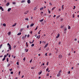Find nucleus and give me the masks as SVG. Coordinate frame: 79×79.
I'll return each mask as SVG.
<instances>
[{
	"instance_id": "f257e3e1",
	"label": "nucleus",
	"mask_w": 79,
	"mask_h": 79,
	"mask_svg": "<svg viewBox=\"0 0 79 79\" xmlns=\"http://www.w3.org/2000/svg\"><path fill=\"white\" fill-rule=\"evenodd\" d=\"M26 37H27V35H25V36H23L22 38V39H23V40H24L26 38Z\"/></svg>"
},
{
	"instance_id": "f03ea898",
	"label": "nucleus",
	"mask_w": 79,
	"mask_h": 79,
	"mask_svg": "<svg viewBox=\"0 0 79 79\" xmlns=\"http://www.w3.org/2000/svg\"><path fill=\"white\" fill-rule=\"evenodd\" d=\"M62 57H63V56L61 55H60L59 56V58L60 59H61V58H62Z\"/></svg>"
},
{
	"instance_id": "7ed1b4c3",
	"label": "nucleus",
	"mask_w": 79,
	"mask_h": 79,
	"mask_svg": "<svg viewBox=\"0 0 79 79\" xmlns=\"http://www.w3.org/2000/svg\"><path fill=\"white\" fill-rule=\"evenodd\" d=\"M60 76H61V73H58L57 75V77H60Z\"/></svg>"
},
{
	"instance_id": "20e7f679",
	"label": "nucleus",
	"mask_w": 79,
	"mask_h": 79,
	"mask_svg": "<svg viewBox=\"0 0 79 79\" xmlns=\"http://www.w3.org/2000/svg\"><path fill=\"white\" fill-rule=\"evenodd\" d=\"M0 10H2V11L4 10L3 9V8H2V7L1 6L0 7Z\"/></svg>"
},
{
	"instance_id": "39448f33",
	"label": "nucleus",
	"mask_w": 79,
	"mask_h": 79,
	"mask_svg": "<svg viewBox=\"0 0 79 79\" xmlns=\"http://www.w3.org/2000/svg\"><path fill=\"white\" fill-rule=\"evenodd\" d=\"M64 5H62L61 6L62 10H63L64 9Z\"/></svg>"
},
{
	"instance_id": "423d86ee",
	"label": "nucleus",
	"mask_w": 79,
	"mask_h": 79,
	"mask_svg": "<svg viewBox=\"0 0 79 79\" xmlns=\"http://www.w3.org/2000/svg\"><path fill=\"white\" fill-rule=\"evenodd\" d=\"M60 34H58L57 35V36H56V38L58 39V38L59 37H60Z\"/></svg>"
},
{
	"instance_id": "0eeeda50",
	"label": "nucleus",
	"mask_w": 79,
	"mask_h": 79,
	"mask_svg": "<svg viewBox=\"0 0 79 79\" xmlns=\"http://www.w3.org/2000/svg\"><path fill=\"white\" fill-rule=\"evenodd\" d=\"M27 13H28V11H26L24 13V15H26V14H27Z\"/></svg>"
},
{
	"instance_id": "6e6552de",
	"label": "nucleus",
	"mask_w": 79,
	"mask_h": 79,
	"mask_svg": "<svg viewBox=\"0 0 79 79\" xmlns=\"http://www.w3.org/2000/svg\"><path fill=\"white\" fill-rule=\"evenodd\" d=\"M48 44H46L45 46H44V48H45L48 46Z\"/></svg>"
},
{
	"instance_id": "1a4fd4ad",
	"label": "nucleus",
	"mask_w": 79,
	"mask_h": 79,
	"mask_svg": "<svg viewBox=\"0 0 79 79\" xmlns=\"http://www.w3.org/2000/svg\"><path fill=\"white\" fill-rule=\"evenodd\" d=\"M27 3H31V0H28L27 1Z\"/></svg>"
},
{
	"instance_id": "9d476101",
	"label": "nucleus",
	"mask_w": 79,
	"mask_h": 79,
	"mask_svg": "<svg viewBox=\"0 0 79 79\" xmlns=\"http://www.w3.org/2000/svg\"><path fill=\"white\" fill-rule=\"evenodd\" d=\"M16 23H15L14 24L12 25L13 27H15L16 25Z\"/></svg>"
},
{
	"instance_id": "9b49d317",
	"label": "nucleus",
	"mask_w": 79,
	"mask_h": 79,
	"mask_svg": "<svg viewBox=\"0 0 79 79\" xmlns=\"http://www.w3.org/2000/svg\"><path fill=\"white\" fill-rule=\"evenodd\" d=\"M11 10V8H9L8 10V11L9 12L10 11V10Z\"/></svg>"
},
{
	"instance_id": "f8f14e48",
	"label": "nucleus",
	"mask_w": 79,
	"mask_h": 79,
	"mask_svg": "<svg viewBox=\"0 0 79 79\" xmlns=\"http://www.w3.org/2000/svg\"><path fill=\"white\" fill-rule=\"evenodd\" d=\"M11 46H9V49H10V50H11Z\"/></svg>"
},
{
	"instance_id": "ddd939ff",
	"label": "nucleus",
	"mask_w": 79,
	"mask_h": 79,
	"mask_svg": "<svg viewBox=\"0 0 79 79\" xmlns=\"http://www.w3.org/2000/svg\"><path fill=\"white\" fill-rule=\"evenodd\" d=\"M42 73V71H41L38 73V74L40 75V74H41Z\"/></svg>"
},
{
	"instance_id": "4468645a",
	"label": "nucleus",
	"mask_w": 79,
	"mask_h": 79,
	"mask_svg": "<svg viewBox=\"0 0 79 79\" xmlns=\"http://www.w3.org/2000/svg\"><path fill=\"white\" fill-rule=\"evenodd\" d=\"M21 33H19L17 34V35H21Z\"/></svg>"
},
{
	"instance_id": "2eb2a0df",
	"label": "nucleus",
	"mask_w": 79,
	"mask_h": 79,
	"mask_svg": "<svg viewBox=\"0 0 79 79\" xmlns=\"http://www.w3.org/2000/svg\"><path fill=\"white\" fill-rule=\"evenodd\" d=\"M44 21V19L40 20V22H42Z\"/></svg>"
},
{
	"instance_id": "dca6fc26",
	"label": "nucleus",
	"mask_w": 79,
	"mask_h": 79,
	"mask_svg": "<svg viewBox=\"0 0 79 79\" xmlns=\"http://www.w3.org/2000/svg\"><path fill=\"white\" fill-rule=\"evenodd\" d=\"M44 9V7H42L41 8H40V10H43V9Z\"/></svg>"
},
{
	"instance_id": "f3484780",
	"label": "nucleus",
	"mask_w": 79,
	"mask_h": 79,
	"mask_svg": "<svg viewBox=\"0 0 79 79\" xmlns=\"http://www.w3.org/2000/svg\"><path fill=\"white\" fill-rule=\"evenodd\" d=\"M9 5H10V3H9V2L7 3L6 4V6H9Z\"/></svg>"
},
{
	"instance_id": "a211bd4d",
	"label": "nucleus",
	"mask_w": 79,
	"mask_h": 79,
	"mask_svg": "<svg viewBox=\"0 0 79 79\" xmlns=\"http://www.w3.org/2000/svg\"><path fill=\"white\" fill-rule=\"evenodd\" d=\"M56 8V7H54L52 8L51 10H52V11H53V10H54V9H55V8Z\"/></svg>"
},
{
	"instance_id": "6ab92c4d",
	"label": "nucleus",
	"mask_w": 79,
	"mask_h": 79,
	"mask_svg": "<svg viewBox=\"0 0 79 79\" xmlns=\"http://www.w3.org/2000/svg\"><path fill=\"white\" fill-rule=\"evenodd\" d=\"M23 30H24L23 28L20 29V30L21 31H23Z\"/></svg>"
},
{
	"instance_id": "aec40b11",
	"label": "nucleus",
	"mask_w": 79,
	"mask_h": 79,
	"mask_svg": "<svg viewBox=\"0 0 79 79\" xmlns=\"http://www.w3.org/2000/svg\"><path fill=\"white\" fill-rule=\"evenodd\" d=\"M2 25L3 26H4V27L6 26V24L5 23H3Z\"/></svg>"
},
{
	"instance_id": "412c9836",
	"label": "nucleus",
	"mask_w": 79,
	"mask_h": 79,
	"mask_svg": "<svg viewBox=\"0 0 79 79\" xmlns=\"http://www.w3.org/2000/svg\"><path fill=\"white\" fill-rule=\"evenodd\" d=\"M21 2H22V3H24V2H25V0H23Z\"/></svg>"
},
{
	"instance_id": "4be33fe9",
	"label": "nucleus",
	"mask_w": 79,
	"mask_h": 79,
	"mask_svg": "<svg viewBox=\"0 0 79 79\" xmlns=\"http://www.w3.org/2000/svg\"><path fill=\"white\" fill-rule=\"evenodd\" d=\"M33 26H34V24H31L30 25V26L31 27H32Z\"/></svg>"
},
{
	"instance_id": "5701e85b",
	"label": "nucleus",
	"mask_w": 79,
	"mask_h": 79,
	"mask_svg": "<svg viewBox=\"0 0 79 79\" xmlns=\"http://www.w3.org/2000/svg\"><path fill=\"white\" fill-rule=\"evenodd\" d=\"M58 73H61V70H60L59 71V72H58Z\"/></svg>"
},
{
	"instance_id": "b1692460",
	"label": "nucleus",
	"mask_w": 79,
	"mask_h": 79,
	"mask_svg": "<svg viewBox=\"0 0 79 79\" xmlns=\"http://www.w3.org/2000/svg\"><path fill=\"white\" fill-rule=\"evenodd\" d=\"M64 27V25L61 26L60 27L61 29L62 28H63V27Z\"/></svg>"
},
{
	"instance_id": "393cba45",
	"label": "nucleus",
	"mask_w": 79,
	"mask_h": 79,
	"mask_svg": "<svg viewBox=\"0 0 79 79\" xmlns=\"http://www.w3.org/2000/svg\"><path fill=\"white\" fill-rule=\"evenodd\" d=\"M34 44H32L31 45V47H34Z\"/></svg>"
},
{
	"instance_id": "a878e982",
	"label": "nucleus",
	"mask_w": 79,
	"mask_h": 79,
	"mask_svg": "<svg viewBox=\"0 0 79 79\" xmlns=\"http://www.w3.org/2000/svg\"><path fill=\"white\" fill-rule=\"evenodd\" d=\"M25 20H27V21H28L29 20V19L28 18H26L25 19Z\"/></svg>"
},
{
	"instance_id": "bb28decb",
	"label": "nucleus",
	"mask_w": 79,
	"mask_h": 79,
	"mask_svg": "<svg viewBox=\"0 0 79 79\" xmlns=\"http://www.w3.org/2000/svg\"><path fill=\"white\" fill-rule=\"evenodd\" d=\"M9 59H8V58H7L6 61L7 62H8V61H9V60H8Z\"/></svg>"
},
{
	"instance_id": "cd10ccee",
	"label": "nucleus",
	"mask_w": 79,
	"mask_h": 79,
	"mask_svg": "<svg viewBox=\"0 0 79 79\" xmlns=\"http://www.w3.org/2000/svg\"><path fill=\"white\" fill-rule=\"evenodd\" d=\"M10 34H11V32H10L9 33H8V35H10Z\"/></svg>"
},
{
	"instance_id": "c85d7f7f",
	"label": "nucleus",
	"mask_w": 79,
	"mask_h": 79,
	"mask_svg": "<svg viewBox=\"0 0 79 79\" xmlns=\"http://www.w3.org/2000/svg\"><path fill=\"white\" fill-rule=\"evenodd\" d=\"M7 45H8L9 47H10V46H11L10 45V44H9V43L7 44Z\"/></svg>"
},
{
	"instance_id": "c756f323",
	"label": "nucleus",
	"mask_w": 79,
	"mask_h": 79,
	"mask_svg": "<svg viewBox=\"0 0 79 79\" xmlns=\"http://www.w3.org/2000/svg\"><path fill=\"white\" fill-rule=\"evenodd\" d=\"M6 56H7V55H4V58H6Z\"/></svg>"
},
{
	"instance_id": "7c9ffc66",
	"label": "nucleus",
	"mask_w": 79,
	"mask_h": 79,
	"mask_svg": "<svg viewBox=\"0 0 79 79\" xmlns=\"http://www.w3.org/2000/svg\"><path fill=\"white\" fill-rule=\"evenodd\" d=\"M66 29H67L65 27V28H64V31H66Z\"/></svg>"
},
{
	"instance_id": "2f4dec72",
	"label": "nucleus",
	"mask_w": 79,
	"mask_h": 79,
	"mask_svg": "<svg viewBox=\"0 0 79 79\" xmlns=\"http://www.w3.org/2000/svg\"><path fill=\"white\" fill-rule=\"evenodd\" d=\"M70 28H71L70 27V26H69V27H68L69 29H70Z\"/></svg>"
},
{
	"instance_id": "473e14b6",
	"label": "nucleus",
	"mask_w": 79,
	"mask_h": 79,
	"mask_svg": "<svg viewBox=\"0 0 79 79\" xmlns=\"http://www.w3.org/2000/svg\"><path fill=\"white\" fill-rule=\"evenodd\" d=\"M38 27L37 26L36 28H35V30H37V28Z\"/></svg>"
},
{
	"instance_id": "72a5a7b5",
	"label": "nucleus",
	"mask_w": 79,
	"mask_h": 79,
	"mask_svg": "<svg viewBox=\"0 0 79 79\" xmlns=\"http://www.w3.org/2000/svg\"><path fill=\"white\" fill-rule=\"evenodd\" d=\"M5 60V58L4 57V58L2 59V61H4Z\"/></svg>"
},
{
	"instance_id": "f704fd0d",
	"label": "nucleus",
	"mask_w": 79,
	"mask_h": 79,
	"mask_svg": "<svg viewBox=\"0 0 79 79\" xmlns=\"http://www.w3.org/2000/svg\"><path fill=\"white\" fill-rule=\"evenodd\" d=\"M32 60L31 59V60H30V63H31V62H32Z\"/></svg>"
},
{
	"instance_id": "c9c22d12",
	"label": "nucleus",
	"mask_w": 79,
	"mask_h": 79,
	"mask_svg": "<svg viewBox=\"0 0 79 79\" xmlns=\"http://www.w3.org/2000/svg\"><path fill=\"white\" fill-rule=\"evenodd\" d=\"M73 7H74V8H73V10H74V9H75V8H76V6H74Z\"/></svg>"
},
{
	"instance_id": "e433bc0d",
	"label": "nucleus",
	"mask_w": 79,
	"mask_h": 79,
	"mask_svg": "<svg viewBox=\"0 0 79 79\" xmlns=\"http://www.w3.org/2000/svg\"><path fill=\"white\" fill-rule=\"evenodd\" d=\"M45 65V64H44V63H43V64H42L41 65V66H42V65H43V66H44V65Z\"/></svg>"
},
{
	"instance_id": "4c0bfd02",
	"label": "nucleus",
	"mask_w": 79,
	"mask_h": 79,
	"mask_svg": "<svg viewBox=\"0 0 79 79\" xmlns=\"http://www.w3.org/2000/svg\"><path fill=\"white\" fill-rule=\"evenodd\" d=\"M17 65H19V62H17Z\"/></svg>"
},
{
	"instance_id": "58836bf2",
	"label": "nucleus",
	"mask_w": 79,
	"mask_h": 79,
	"mask_svg": "<svg viewBox=\"0 0 79 79\" xmlns=\"http://www.w3.org/2000/svg\"><path fill=\"white\" fill-rule=\"evenodd\" d=\"M20 73H21V71H19V75H20Z\"/></svg>"
},
{
	"instance_id": "ea45409f",
	"label": "nucleus",
	"mask_w": 79,
	"mask_h": 79,
	"mask_svg": "<svg viewBox=\"0 0 79 79\" xmlns=\"http://www.w3.org/2000/svg\"><path fill=\"white\" fill-rule=\"evenodd\" d=\"M23 60H24V61H25V60H26V58L25 57H24L23 59Z\"/></svg>"
},
{
	"instance_id": "a19ab883",
	"label": "nucleus",
	"mask_w": 79,
	"mask_h": 79,
	"mask_svg": "<svg viewBox=\"0 0 79 79\" xmlns=\"http://www.w3.org/2000/svg\"><path fill=\"white\" fill-rule=\"evenodd\" d=\"M60 15H59V16H58L56 18H59V17H60Z\"/></svg>"
},
{
	"instance_id": "79ce46f5",
	"label": "nucleus",
	"mask_w": 79,
	"mask_h": 79,
	"mask_svg": "<svg viewBox=\"0 0 79 79\" xmlns=\"http://www.w3.org/2000/svg\"><path fill=\"white\" fill-rule=\"evenodd\" d=\"M46 65H48V62H47V63H46Z\"/></svg>"
},
{
	"instance_id": "37998d69",
	"label": "nucleus",
	"mask_w": 79,
	"mask_h": 79,
	"mask_svg": "<svg viewBox=\"0 0 79 79\" xmlns=\"http://www.w3.org/2000/svg\"><path fill=\"white\" fill-rule=\"evenodd\" d=\"M51 16H52V15H49V16H48V18H50L51 17Z\"/></svg>"
},
{
	"instance_id": "c03bdc74",
	"label": "nucleus",
	"mask_w": 79,
	"mask_h": 79,
	"mask_svg": "<svg viewBox=\"0 0 79 79\" xmlns=\"http://www.w3.org/2000/svg\"><path fill=\"white\" fill-rule=\"evenodd\" d=\"M49 74L48 73H47L46 74V76H49Z\"/></svg>"
},
{
	"instance_id": "a18cd8bd",
	"label": "nucleus",
	"mask_w": 79,
	"mask_h": 79,
	"mask_svg": "<svg viewBox=\"0 0 79 79\" xmlns=\"http://www.w3.org/2000/svg\"><path fill=\"white\" fill-rule=\"evenodd\" d=\"M48 12L49 13H50V11L49 10V9H48Z\"/></svg>"
},
{
	"instance_id": "49530a36",
	"label": "nucleus",
	"mask_w": 79,
	"mask_h": 79,
	"mask_svg": "<svg viewBox=\"0 0 79 79\" xmlns=\"http://www.w3.org/2000/svg\"><path fill=\"white\" fill-rule=\"evenodd\" d=\"M27 28H29V26L27 25Z\"/></svg>"
},
{
	"instance_id": "de8ad7c7",
	"label": "nucleus",
	"mask_w": 79,
	"mask_h": 79,
	"mask_svg": "<svg viewBox=\"0 0 79 79\" xmlns=\"http://www.w3.org/2000/svg\"><path fill=\"white\" fill-rule=\"evenodd\" d=\"M10 64H8L7 67H8L9 66H10Z\"/></svg>"
},
{
	"instance_id": "09e8293b",
	"label": "nucleus",
	"mask_w": 79,
	"mask_h": 79,
	"mask_svg": "<svg viewBox=\"0 0 79 79\" xmlns=\"http://www.w3.org/2000/svg\"><path fill=\"white\" fill-rule=\"evenodd\" d=\"M13 4H16V3L15 2H13Z\"/></svg>"
},
{
	"instance_id": "8fccbe9b",
	"label": "nucleus",
	"mask_w": 79,
	"mask_h": 79,
	"mask_svg": "<svg viewBox=\"0 0 79 79\" xmlns=\"http://www.w3.org/2000/svg\"><path fill=\"white\" fill-rule=\"evenodd\" d=\"M27 37H29V35H27Z\"/></svg>"
},
{
	"instance_id": "3c124183",
	"label": "nucleus",
	"mask_w": 79,
	"mask_h": 79,
	"mask_svg": "<svg viewBox=\"0 0 79 79\" xmlns=\"http://www.w3.org/2000/svg\"><path fill=\"white\" fill-rule=\"evenodd\" d=\"M74 40H75V41L77 40V38H75V39H74Z\"/></svg>"
},
{
	"instance_id": "603ef678",
	"label": "nucleus",
	"mask_w": 79,
	"mask_h": 79,
	"mask_svg": "<svg viewBox=\"0 0 79 79\" xmlns=\"http://www.w3.org/2000/svg\"><path fill=\"white\" fill-rule=\"evenodd\" d=\"M29 43H30V44H32V42H31V41H29Z\"/></svg>"
},
{
	"instance_id": "864d4df0",
	"label": "nucleus",
	"mask_w": 79,
	"mask_h": 79,
	"mask_svg": "<svg viewBox=\"0 0 79 79\" xmlns=\"http://www.w3.org/2000/svg\"><path fill=\"white\" fill-rule=\"evenodd\" d=\"M42 43V41H40V44Z\"/></svg>"
},
{
	"instance_id": "5fc2aeb1",
	"label": "nucleus",
	"mask_w": 79,
	"mask_h": 79,
	"mask_svg": "<svg viewBox=\"0 0 79 79\" xmlns=\"http://www.w3.org/2000/svg\"><path fill=\"white\" fill-rule=\"evenodd\" d=\"M40 37V35L39 36L38 39H39Z\"/></svg>"
},
{
	"instance_id": "6e6d98bb",
	"label": "nucleus",
	"mask_w": 79,
	"mask_h": 79,
	"mask_svg": "<svg viewBox=\"0 0 79 79\" xmlns=\"http://www.w3.org/2000/svg\"><path fill=\"white\" fill-rule=\"evenodd\" d=\"M48 68L47 69H46V71H48Z\"/></svg>"
},
{
	"instance_id": "4d7b16f0",
	"label": "nucleus",
	"mask_w": 79,
	"mask_h": 79,
	"mask_svg": "<svg viewBox=\"0 0 79 79\" xmlns=\"http://www.w3.org/2000/svg\"><path fill=\"white\" fill-rule=\"evenodd\" d=\"M9 71H12V69H10Z\"/></svg>"
},
{
	"instance_id": "13d9d810",
	"label": "nucleus",
	"mask_w": 79,
	"mask_h": 79,
	"mask_svg": "<svg viewBox=\"0 0 79 79\" xmlns=\"http://www.w3.org/2000/svg\"><path fill=\"white\" fill-rule=\"evenodd\" d=\"M45 55H46V56H47V53H46L45 54Z\"/></svg>"
},
{
	"instance_id": "bf43d9fd",
	"label": "nucleus",
	"mask_w": 79,
	"mask_h": 79,
	"mask_svg": "<svg viewBox=\"0 0 79 79\" xmlns=\"http://www.w3.org/2000/svg\"><path fill=\"white\" fill-rule=\"evenodd\" d=\"M68 73L69 74H70V71L68 72Z\"/></svg>"
},
{
	"instance_id": "052dcab7",
	"label": "nucleus",
	"mask_w": 79,
	"mask_h": 79,
	"mask_svg": "<svg viewBox=\"0 0 79 79\" xmlns=\"http://www.w3.org/2000/svg\"><path fill=\"white\" fill-rule=\"evenodd\" d=\"M2 44H1L0 45V47L2 48Z\"/></svg>"
},
{
	"instance_id": "680f3d73",
	"label": "nucleus",
	"mask_w": 79,
	"mask_h": 79,
	"mask_svg": "<svg viewBox=\"0 0 79 79\" xmlns=\"http://www.w3.org/2000/svg\"><path fill=\"white\" fill-rule=\"evenodd\" d=\"M2 57H3V55H1L0 56V58H1Z\"/></svg>"
},
{
	"instance_id": "e2e57ef3",
	"label": "nucleus",
	"mask_w": 79,
	"mask_h": 79,
	"mask_svg": "<svg viewBox=\"0 0 79 79\" xmlns=\"http://www.w3.org/2000/svg\"><path fill=\"white\" fill-rule=\"evenodd\" d=\"M55 17H56V15H54L53 16V18H55Z\"/></svg>"
},
{
	"instance_id": "0e129e2a",
	"label": "nucleus",
	"mask_w": 79,
	"mask_h": 79,
	"mask_svg": "<svg viewBox=\"0 0 79 79\" xmlns=\"http://www.w3.org/2000/svg\"><path fill=\"white\" fill-rule=\"evenodd\" d=\"M24 75H23L22 76V78H23V77H24Z\"/></svg>"
},
{
	"instance_id": "69168bd1",
	"label": "nucleus",
	"mask_w": 79,
	"mask_h": 79,
	"mask_svg": "<svg viewBox=\"0 0 79 79\" xmlns=\"http://www.w3.org/2000/svg\"><path fill=\"white\" fill-rule=\"evenodd\" d=\"M11 74H13V72H11Z\"/></svg>"
},
{
	"instance_id": "338daca9",
	"label": "nucleus",
	"mask_w": 79,
	"mask_h": 79,
	"mask_svg": "<svg viewBox=\"0 0 79 79\" xmlns=\"http://www.w3.org/2000/svg\"><path fill=\"white\" fill-rule=\"evenodd\" d=\"M37 34H35V37H37Z\"/></svg>"
},
{
	"instance_id": "774afa93",
	"label": "nucleus",
	"mask_w": 79,
	"mask_h": 79,
	"mask_svg": "<svg viewBox=\"0 0 79 79\" xmlns=\"http://www.w3.org/2000/svg\"><path fill=\"white\" fill-rule=\"evenodd\" d=\"M15 47H16V45H14V48H15Z\"/></svg>"
}]
</instances>
